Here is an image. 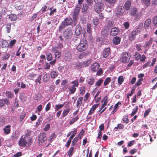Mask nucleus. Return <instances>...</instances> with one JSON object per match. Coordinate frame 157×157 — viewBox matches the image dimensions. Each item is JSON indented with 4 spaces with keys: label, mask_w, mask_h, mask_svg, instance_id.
Wrapping results in <instances>:
<instances>
[{
    "label": "nucleus",
    "mask_w": 157,
    "mask_h": 157,
    "mask_svg": "<svg viewBox=\"0 0 157 157\" xmlns=\"http://www.w3.org/2000/svg\"><path fill=\"white\" fill-rule=\"evenodd\" d=\"M98 106V104L94 105L92 108L90 109L89 111L88 114L89 115H91L92 113L94 112L97 107Z\"/></svg>",
    "instance_id": "25"
},
{
    "label": "nucleus",
    "mask_w": 157,
    "mask_h": 157,
    "mask_svg": "<svg viewBox=\"0 0 157 157\" xmlns=\"http://www.w3.org/2000/svg\"><path fill=\"white\" fill-rule=\"evenodd\" d=\"M9 18L10 20L12 21H15L17 19V16L13 14H11L10 15Z\"/></svg>",
    "instance_id": "27"
},
{
    "label": "nucleus",
    "mask_w": 157,
    "mask_h": 157,
    "mask_svg": "<svg viewBox=\"0 0 157 157\" xmlns=\"http://www.w3.org/2000/svg\"><path fill=\"white\" fill-rule=\"evenodd\" d=\"M121 40V38L120 37L116 36L113 38V42L114 45H117L120 44Z\"/></svg>",
    "instance_id": "15"
},
{
    "label": "nucleus",
    "mask_w": 157,
    "mask_h": 157,
    "mask_svg": "<svg viewBox=\"0 0 157 157\" xmlns=\"http://www.w3.org/2000/svg\"><path fill=\"white\" fill-rule=\"evenodd\" d=\"M31 133V131L30 130H27V132L25 133V136H26L27 137H31L30 135Z\"/></svg>",
    "instance_id": "53"
},
{
    "label": "nucleus",
    "mask_w": 157,
    "mask_h": 157,
    "mask_svg": "<svg viewBox=\"0 0 157 157\" xmlns=\"http://www.w3.org/2000/svg\"><path fill=\"white\" fill-rule=\"evenodd\" d=\"M94 7V9L95 11L98 13H100L104 9V4L102 1L100 2L99 3H95Z\"/></svg>",
    "instance_id": "4"
},
{
    "label": "nucleus",
    "mask_w": 157,
    "mask_h": 157,
    "mask_svg": "<svg viewBox=\"0 0 157 157\" xmlns=\"http://www.w3.org/2000/svg\"><path fill=\"white\" fill-rule=\"evenodd\" d=\"M87 48V41L85 40H82L77 47V49L78 52H82L85 50Z\"/></svg>",
    "instance_id": "2"
},
{
    "label": "nucleus",
    "mask_w": 157,
    "mask_h": 157,
    "mask_svg": "<svg viewBox=\"0 0 157 157\" xmlns=\"http://www.w3.org/2000/svg\"><path fill=\"white\" fill-rule=\"evenodd\" d=\"M32 137H27L22 136L19 141V144L21 146L25 147L27 144L28 146L31 144L32 142Z\"/></svg>",
    "instance_id": "1"
},
{
    "label": "nucleus",
    "mask_w": 157,
    "mask_h": 157,
    "mask_svg": "<svg viewBox=\"0 0 157 157\" xmlns=\"http://www.w3.org/2000/svg\"><path fill=\"white\" fill-rule=\"evenodd\" d=\"M70 109H67L64 110H63V113L62 116L63 117H64L65 116L67 115L69 112Z\"/></svg>",
    "instance_id": "44"
},
{
    "label": "nucleus",
    "mask_w": 157,
    "mask_h": 157,
    "mask_svg": "<svg viewBox=\"0 0 157 157\" xmlns=\"http://www.w3.org/2000/svg\"><path fill=\"white\" fill-rule=\"evenodd\" d=\"M131 2L130 1H127V2L125 3L124 7H123L124 9H125L126 10H128L131 6Z\"/></svg>",
    "instance_id": "24"
},
{
    "label": "nucleus",
    "mask_w": 157,
    "mask_h": 157,
    "mask_svg": "<svg viewBox=\"0 0 157 157\" xmlns=\"http://www.w3.org/2000/svg\"><path fill=\"white\" fill-rule=\"evenodd\" d=\"M111 80V79L110 78H107L105 80L104 84L105 86H106L110 82Z\"/></svg>",
    "instance_id": "58"
},
{
    "label": "nucleus",
    "mask_w": 157,
    "mask_h": 157,
    "mask_svg": "<svg viewBox=\"0 0 157 157\" xmlns=\"http://www.w3.org/2000/svg\"><path fill=\"white\" fill-rule=\"evenodd\" d=\"M78 119V116H77L71 119L69 122V124L70 125L72 124H74L75 122H76L77 120Z\"/></svg>",
    "instance_id": "30"
},
{
    "label": "nucleus",
    "mask_w": 157,
    "mask_h": 157,
    "mask_svg": "<svg viewBox=\"0 0 157 157\" xmlns=\"http://www.w3.org/2000/svg\"><path fill=\"white\" fill-rule=\"evenodd\" d=\"M151 19H148L145 21L144 25V27L145 29L148 28L151 23Z\"/></svg>",
    "instance_id": "22"
},
{
    "label": "nucleus",
    "mask_w": 157,
    "mask_h": 157,
    "mask_svg": "<svg viewBox=\"0 0 157 157\" xmlns=\"http://www.w3.org/2000/svg\"><path fill=\"white\" fill-rule=\"evenodd\" d=\"M72 30L71 28H68L66 29L63 32V36L65 40L71 38L73 35Z\"/></svg>",
    "instance_id": "5"
},
{
    "label": "nucleus",
    "mask_w": 157,
    "mask_h": 157,
    "mask_svg": "<svg viewBox=\"0 0 157 157\" xmlns=\"http://www.w3.org/2000/svg\"><path fill=\"white\" fill-rule=\"evenodd\" d=\"M71 84L73 85L72 86H74L75 87H77L78 86V82L77 81L75 80L71 82Z\"/></svg>",
    "instance_id": "63"
},
{
    "label": "nucleus",
    "mask_w": 157,
    "mask_h": 157,
    "mask_svg": "<svg viewBox=\"0 0 157 157\" xmlns=\"http://www.w3.org/2000/svg\"><path fill=\"white\" fill-rule=\"evenodd\" d=\"M124 127V125L122 124H117V126L115 127L114 128L115 130L117 129H122Z\"/></svg>",
    "instance_id": "38"
},
{
    "label": "nucleus",
    "mask_w": 157,
    "mask_h": 157,
    "mask_svg": "<svg viewBox=\"0 0 157 157\" xmlns=\"http://www.w3.org/2000/svg\"><path fill=\"white\" fill-rule=\"evenodd\" d=\"M80 9V6L77 5V6L75 7L73 13H74V14L78 15Z\"/></svg>",
    "instance_id": "29"
},
{
    "label": "nucleus",
    "mask_w": 157,
    "mask_h": 157,
    "mask_svg": "<svg viewBox=\"0 0 157 157\" xmlns=\"http://www.w3.org/2000/svg\"><path fill=\"white\" fill-rule=\"evenodd\" d=\"M99 67L100 66L98 63H95L91 66V69L93 71H95L98 69Z\"/></svg>",
    "instance_id": "19"
},
{
    "label": "nucleus",
    "mask_w": 157,
    "mask_h": 157,
    "mask_svg": "<svg viewBox=\"0 0 157 157\" xmlns=\"http://www.w3.org/2000/svg\"><path fill=\"white\" fill-rule=\"evenodd\" d=\"M153 22L154 25L157 27V16H155L154 17L153 19Z\"/></svg>",
    "instance_id": "64"
},
{
    "label": "nucleus",
    "mask_w": 157,
    "mask_h": 157,
    "mask_svg": "<svg viewBox=\"0 0 157 157\" xmlns=\"http://www.w3.org/2000/svg\"><path fill=\"white\" fill-rule=\"evenodd\" d=\"M94 78L92 77H89L87 78V83L89 85H92L94 82Z\"/></svg>",
    "instance_id": "20"
},
{
    "label": "nucleus",
    "mask_w": 157,
    "mask_h": 157,
    "mask_svg": "<svg viewBox=\"0 0 157 157\" xmlns=\"http://www.w3.org/2000/svg\"><path fill=\"white\" fill-rule=\"evenodd\" d=\"M106 107H105L102 105H101V108L98 111V112H100V113L99 114V115L100 116V115L103 113L105 110L106 109Z\"/></svg>",
    "instance_id": "34"
},
{
    "label": "nucleus",
    "mask_w": 157,
    "mask_h": 157,
    "mask_svg": "<svg viewBox=\"0 0 157 157\" xmlns=\"http://www.w3.org/2000/svg\"><path fill=\"white\" fill-rule=\"evenodd\" d=\"M47 140L46 134L45 132H43L40 134L38 137V141L39 144L44 143Z\"/></svg>",
    "instance_id": "8"
},
{
    "label": "nucleus",
    "mask_w": 157,
    "mask_h": 157,
    "mask_svg": "<svg viewBox=\"0 0 157 157\" xmlns=\"http://www.w3.org/2000/svg\"><path fill=\"white\" fill-rule=\"evenodd\" d=\"M55 55L56 59L59 58L60 57L61 55V53L59 51L57 52H55Z\"/></svg>",
    "instance_id": "54"
},
{
    "label": "nucleus",
    "mask_w": 157,
    "mask_h": 157,
    "mask_svg": "<svg viewBox=\"0 0 157 157\" xmlns=\"http://www.w3.org/2000/svg\"><path fill=\"white\" fill-rule=\"evenodd\" d=\"M69 89L71 94L74 93L76 90V88L72 86L70 87Z\"/></svg>",
    "instance_id": "50"
},
{
    "label": "nucleus",
    "mask_w": 157,
    "mask_h": 157,
    "mask_svg": "<svg viewBox=\"0 0 157 157\" xmlns=\"http://www.w3.org/2000/svg\"><path fill=\"white\" fill-rule=\"evenodd\" d=\"M141 2L144 4L146 6H148L150 5V0H141Z\"/></svg>",
    "instance_id": "32"
},
{
    "label": "nucleus",
    "mask_w": 157,
    "mask_h": 157,
    "mask_svg": "<svg viewBox=\"0 0 157 157\" xmlns=\"http://www.w3.org/2000/svg\"><path fill=\"white\" fill-rule=\"evenodd\" d=\"M151 111V109L150 108H148V109L146 110L144 114V117H147L149 113V112Z\"/></svg>",
    "instance_id": "57"
},
{
    "label": "nucleus",
    "mask_w": 157,
    "mask_h": 157,
    "mask_svg": "<svg viewBox=\"0 0 157 157\" xmlns=\"http://www.w3.org/2000/svg\"><path fill=\"white\" fill-rule=\"evenodd\" d=\"M16 40L15 39L10 41L9 43L10 47L11 48H12L16 43Z\"/></svg>",
    "instance_id": "56"
},
{
    "label": "nucleus",
    "mask_w": 157,
    "mask_h": 157,
    "mask_svg": "<svg viewBox=\"0 0 157 157\" xmlns=\"http://www.w3.org/2000/svg\"><path fill=\"white\" fill-rule=\"evenodd\" d=\"M140 57L141 56L140 54L137 52H136L135 55V58L136 60H138L139 59H140Z\"/></svg>",
    "instance_id": "47"
},
{
    "label": "nucleus",
    "mask_w": 157,
    "mask_h": 157,
    "mask_svg": "<svg viewBox=\"0 0 157 157\" xmlns=\"http://www.w3.org/2000/svg\"><path fill=\"white\" fill-rule=\"evenodd\" d=\"M83 99H78L77 102V108H79L82 103Z\"/></svg>",
    "instance_id": "37"
},
{
    "label": "nucleus",
    "mask_w": 157,
    "mask_h": 157,
    "mask_svg": "<svg viewBox=\"0 0 157 157\" xmlns=\"http://www.w3.org/2000/svg\"><path fill=\"white\" fill-rule=\"evenodd\" d=\"M94 24L95 25H97L99 23V21L97 17L94 18L93 20Z\"/></svg>",
    "instance_id": "39"
},
{
    "label": "nucleus",
    "mask_w": 157,
    "mask_h": 157,
    "mask_svg": "<svg viewBox=\"0 0 157 157\" xmlns=\"http://www.w3.org/2000/svg\"><path fill=\"white\" fill-rule=\"evenodd\" d=\"M101 102L102 103V105L105 106V107H106L105 106L107 105H109V100H108V99H103Z\"/></svg>",
    "instance_id": "26"
},
{
    "label": "nucleus",
    "mask_w": 157,
    "mask_h": 157,
    "mask_svg": "<svg viewBox=\"0 0 157 157\" xmlns=\"http://www.w3.org/2000/svg\"><path fill=\"white\" fill-rule=\"evenodd\" d=\"M49 77L48 75L45 74L43 77V80L44 82H46L48 80Z\"/></svg>",
    "instance_id": "59"
},
{
    "label": "nucleus",
    "mask_w": 157,
    "mask_h": 157,
    "mask_svg": "<svg viewBox=\"0 0 157 157\" xmlns=\"http://www.w3.org/2000/svg\"><path fill=\"white\" fill-rule=\"evenodd\" d=\"M124 12V9L122 6H120L118 7L117 9L116 13L117 15H121Z\"/></svg>",
    "instance_id": "13"
},
{
    "label": "nucleus",
    "mask_w": 157,
    "mask_h": 157,
    "mask_svg": "<svg viewBox=\"0 0 157 157\" xmlns=\"http://www.w3.org/2000/svg\"><path fill=\"white\" fill-rule=\"evenodd\" d=\"M91 24L90 23L87 24V33L90 34L89 37L90 40H92L93 39V37L91 36L92 33V30L91 28Z\"/></svg>",
    "instance_id": "14"
},
{
    "label": "nucleus",
    "mask_w": 157,
    "mask_h": 157,
    "mask_svg": "<svg viewBox=\"0 0 157 157\" xmlns=\"http://www.w3.org/2000/svg\"><path fill=\"white\" fill-rule=\"evenodd\" d=\"M9 101L8 99H2L0 100V106L2 107L4 106L5 104H8L9 103Z\"/></svg>",
    "instance_id": "16"
},
{
    "label": "nucleus",
    "mask_w": 157,
    "mask_h": 157,
    "mask_svg": "<svg viewBox=\"0 0 157 157\" xmlns=\"http://www.w3.org/2000/svg\"><path fill=\"white\" fill-rule=\"evenodd\" d=\"M87 7L88 6L86 4H83V6L82 9V12L83 13H86V12Z\"/></svg>",
    "instance_id": "35"
},
{
    "label": "nucleus",
    "mask_w": 157,
    "mask_h": 157,
    "mask_svg": "<svg viewBox=\"0 0 157 157\" xmlns=\"http://www.w3.org/2000/svg\"><path fill=\"white\" fill-rule=\"evenodd\" d=\"M11 29V24H10L8 23L6 25V30L7 33H10V31Z\"/></svg>",
    "instance_id": "36"
},
{
    "label": "nucleus",
    "mask_w": 157,
    "mask_h": 157,
    "mask_svg": "<svg viewBox=\"0 0 157 157\" xmlns=\"http://www.w3.org/2000/svg\"><path fill=\"white\" fill-rule=\"evenodd\" d=\"M47 59L48 61H50L52 59V57L51 54L50 53H48L46 54Z\"/></svg>",
    "instance_id": "40"
},
{
    "label": "nucleus",
    "mask_w": 157,
    "mask_h": 157,
    "mask_svg": "<svg viewBox=\"0 0 157 157\" xmlns=\"http://www.w3.org/2000/svg\"><path fill=\"white\" fill-rule=\"evenodd\" d=\"M136 47L138 51H140L142 50L143 46L141 44H136Z\"/></svg>",
    "instance_id": "48"
},
{
    "label": "nucleus",
    "mask_w": 157,
    "mask_h": 157,
    "mask_svg": "<svg viewBox=\"0 0 157 157\" xmlns=\"http://www.w3.org/2000/svg\"><path fill=\"white\" fill-rule=\"evenodd\" d=\"M124 81V78L122 76H120L118 77V81L119 84H121Z\"/></svg>",
    "instance_id": "49"
},
{
    "label": "nucleus",
    "mask_w": 157,
    "mask_h": 157,
    "mask_svg": "<svg viewBox=\"0 0 157 157\" xmlns=\"http://www.w3.org/2000/svg\"><path fill=\"white\" fill-rule=\"evenodd\" d=\"M129 13L130 15L134 17L137 19H139L140 17L141 14L138 13L136 8H131Z\"/></svg>",
    "instance_id": "6"
},
{
    "label": "nucleus",
    "mask_w": 157,
    "mask_h": 157,
    "mask_svg": "<svg viewBox=\"0 0 157 157\" xmlns=\"http://www.w3.org/2000/svg\"><path fill=\"white\" fill-rule=\"evenodd\" d=\"M78 140V137H75L73 140L72 143L71 145L73 146H75L77 143Z\"/></svg>",
    "instance_id": "42"
},
{
    "label": "nucleus",
    "mask_w": 157,
    "mask_h": 157,
    "mask_svg": "<svg viewBox=\"0 0 157 157\" xmlns=\"http://www.w3.org/2000/svg\"><path fill=\"white\" fill-rule=\"evenodd\" d=\"M18 136L16 131L13 132L11 136V138L13 140L17 138Z\"/></svg>",
    "instance_id": "41"
},
{
    "label": "nucleus",
    "mask_w": 157,
    "mask_h": 157,
    "mask_svg": "<svg viewBox=\"0 0 157 157\" xmlns=\"http://www.w3.org/2000/svg\"><path fill=\"white\" fill-rule=\"evenodd\" d=\"M6 95L8 98H11L13 97V94L10 91H7L6 93Z\"/></svg>",
    "instance_id": "60"
},
{
    "label": "nucleus",
    "mask_w": 157,
    "mask_h": 157,
    "mask_svg": "<svg viewBox=\"0 0 157 157\" xmlns=\"http://www.w3.org/2000/svg\"><path fill=\"white\" fill-rule=\"evenodd\" d=\"M36 76V74L33 73H30L28 76V78L29 79L32 80Z\"/></svg>",
    "instance_id": "45"
},
{
    "label": "nucleus",
    "mask_w": 157,
    "mask_h": 157,
    "mask_svg": "<svg viewBox=\"0 0 157 157\" xmlns=\"http://www.w3.org/2000/svg\"><path fill=\"white\" fill-rule=\"evenodd\" d=\"M73 21L72 19L71 18H66L62 23L61 25L59 27V31L61 32L65 28L66 26L71 25Z\"/></svg>",
    "instance_id": "3"
},
{
    "label": "nucleus",
    "mask_w": 157,
    "mask_h": 157,
    "mask_svg": "<svg viewBox=\"0 0 157 157\" xmlns=\"http://www.w3.org/2000/svg\"><path fill=\"white\" fill-rule=\"evenodd\" d=\"M153 41V39L152 38H151L150 39L147 41L145 44L144 46V47L145 50L147 51L150 47L151 46Z\"/></svg>",
    "instance_id": "11"
},
{
    "label": "nucleus",
    "mask_w": 157,
    "mask_h": 157,
    "mask_svg": "<svg viewBox=\"0 0 157 157\" xmlns=\"http://www.w3.org/2000/svg\"><path fill=\"white\" fill-rule=\"evenodd\" d=\"M10 56V54H8L7 53H5L2 57L3 60H7Z\"/></svg>",
    "instance_id": "43"
},
{
    "label": "nucleus",
    "mask_w": 157,
    "mask_h": 157,
    "mask_svg": "<svg viewBox=\"0 0 157 157\" xmlns=\"http://www.w3.org/2000/svg\"><path fill=\"white\" fill-rule=\"evenodd\" d=\"M51 75L52 78H55L57 76L58 74L57 72L53 71H51Z\"/></svg>",
    "instance_id": "31"
},
{
    "label": "nucleus",
    "mask_w": 157,
    "mask_h": 157,
    "mask_svg": "<svg viewBox=\"0 0 157 157\" xmlns=\"http://www.w3.org/2000/svg\"><path fill=\"white\" fill-rule=\"evenodd\" d=\"M64 58L66 60H69L71 58L70 53L68 51H67L64 54Z\"/></svg>",
    "instance_id": "21"
},
{
    "label": "nucleus",
    "mask_w": 157,
    "mask_h": 157,
    "mask_svg": "<svg viewBox=\"0 0 157 157\" xmlns=\"http://www.w3.org/2000/svg\"><path fill=\"white\" fill-rule=\"evenodd\" d=\"M138 109V106L136 105L133 109L132 112L131 114V116L132 117L134 116L137 112Z\"/></svg>",
    "instance_id": "28"
},
{
    "label": "nucleus",
    "mask_w": 157,
    "mask_h": 157,
    "mask_svg": "<svg viewBox=\"0 0 157 157\" xmlns=\"http://www.w3.org/2000/svg\"><path fill=\"white\" fill-rule=\"evenodd\" d=\"M122 120L124 123H125L127 124L129 122L128 116L126 115L124 116Z\"/></svg>",
    "instance_id": "51"
},
{
    "label": "nucleus",
    "mask_w": 157,
    "mask_h": 157,
    "mask_svg": "<svg viewBox=\"0 0 157 157\" xmlns=\"http://www.w3.org/2000/svg\"><path fill=\"white\" fill-rule=\"evenodd\" d=\"M103 80L101 79H99L95 83V85L98 86H100L101 83L103 82Z\"/></svg>",
    "instance_id": "62"
},
{
    "label": "nucleus",
    "mask_w": 157,
    "mask_h": 157,
    "mask_svg": "<svg viewBox=\"0 0 157 157\" xmlns=\"http://www.w3.org/2000/svg\"><path fill=\"white\" fill-rule=\"evenodd\" d=\"M74 147H71L68 151V155H69L70 156L72 155L74 153Z\"/></svg>",
    "instance_id": "33"
},
{
    "label": "nucleus",
    "mask_w": 157,
    "mask_h": 157,
    "mask_svg": "<svg viewBox=\"0 0 157 157\" xmlns=\"http://www.w3.org/2000/svg\"><path fill=\"white\" fill-rule=\"evenodd\" d=\"M42 117H40L37 120V121L36 123V126L37 127L42 122Z\"/></svg>",
    "instance_id": "46"
},
{
    "label": "nucleus",
    "mask_w": 157,
    "mask_h": 157,
    "mask_svg": "<svg viewBox=\"0 0 157 157\" xmlns=\"http://www.w3.org/2000/svg\"><path fill=\"white\" fill-rule=\"evenodd\" d=\"M119 31V30L118 28L115 27L111 29L110 32V34L112 36H115L118 34Z\"/></svg>",
    "instance_id": "12"
},
{
    "label": "nucleus",
    "mask_w": 157,
    "mask_h": 157,
    "mask_svg": "<svg viewBox=\"0 0 157 157\" xmlns=\"http://www.w3.org/2000/svg\"><path fill=\"white\" fill-rule=\"evenodd\" d=\"M110 52V48H105L103 52V56L104 58L107 57L109 55Z\"/></svg>",
    "instance_id": "18"
},
{
    "label": "nucleus",
    "mask_w": 157,
    "mask_h": 157,
    "mask_svg": "<svg viewBox=\"0 0 157 157\" xmlns=\"http://www.w3.org/2000/svg\"><path fill=\"white\" fill-rule=\"evenodd\" d=\"M56 137V135L54 133H53L51 135L50 138L49 139V140L50 141H52L53 139H54Z\"/></svg>",
    "instance_id": "55"
},
{
    "label": "nucleus",
    "mask_w": 157,
    "mask_h": 157,
    "mask_svg": "<svg viewBox=\"0 0 157 157\" xmlns=\"http://www.w3.org/2000/svg\"><path fill=\"white\" fill-rule=\"evenodd\" d=\"M86 90V88L84 86H82L80 89V94L82 95L84 94Z\"/></svg>",
    "instance_id": "52"
},
{
    "label": "nucleus",
    "mask_w": 157,
    "mask_h": 157,
    "mask_svg": "<svg viewBox=\"0 0 157 157\" xmlns=\"http://www.w3.org/2000/svg\"><path fill=\"white\" fill-rule=\"evenodd\" d=\"M82 29L81 26L79 25H76L75 33L76 35L78 36L80 35L82 33Z\"/></svg>",
    "instance_id": "17"
},
{
    "label": "nucleus",
    "mask_w": 157,
    "mask_h": 157,
    "mask_svg": "<svg viewBox=\"0 0 157 157\" xmlns=\"http://www.w3.org/2000/svg\"><path fill=\"white\" fill-rule=\"evenodd\" d=\"M109 30L108 27H104L101 32V34L104 37L107 36L109 34Z\"/></svg>",
    "instance_id": "10"
},
{
    "label": "nucleus",
    "mask_w": 157,
    "mask_h": 157,
    "mask_svg": "<svg viewBox=\"0 0 157 157\" xmlns=\"http://www.w3.org/2000/svg\"><path fill=\"white\" fill-rule=\"evenodd\" d=\"M138 34V30H133L130 32L129 36V40L131 41L134 40L136 38V36Z\"/></svg>",
    "instance_id": "9"
},
{
    "label": "nucleus",
    "mask_w": 157,
    "mask_h": 157,
    "mask_svg": "<svg viewBox=\"0 0 157 157\" xmlns=\"http://www.w3.org/2000/svg\"><path fill=\"white\" fill-rule=\"evenodd\" d=\"M131 56L129 53L128 52L124 53L121 59V61L122 63H127L128 62Z\"/></svg>",
    "instance_id": "7"
},
{
    "label": "nucleus",
    "mask_w": 157,
    "mask_h": 157,
    "mask_svg": "<svg viewBox=\"0 0 157 157\" xmlns=\"http://www.w3.org/2000/svg\"><path fill=\"white\" fill-rule=\"evenodd\" d=\"M91 62L90 60H88L86 61H84L83 62V64L85 67H87L89 66L90 63Z\"/></svg>",
    "instance_id": "61"
},
{
    "label": "nucleus",
    "mask_w": 157,
    "mask_h": 157,
    "mask_svg": "<svg viewBox=\"0 0 157 157\" xmlns=\"http://www.w3.org/2000/svg\"><path fill=\"white\" fill-rule=\"evenodd\" d=\"M10 127L11 126L10 125L8 124L3 129L4 132L7 134H8L10 132Z\"/></svg>",
    "instance_id": "23"
}]
</instances>
